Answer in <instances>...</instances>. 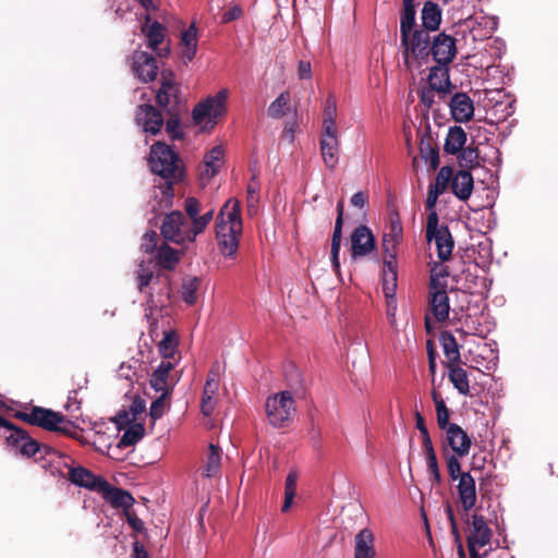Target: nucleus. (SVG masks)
I'll return each mask as SVG.
<instances>
[{"mask_svg":"<svg viewBox=\"0 0 558 558\" xmlns=\"http://www.w3.org/2000/svg\"><path fill=\"white\" fill-rule=\"evenodd\" d=\"M459 162L462 167L465 168H475L478 166V149L474 146H468L462 148L459 153Z\"/></svg>","mask_w":558,"mask_h":558,"instance_id":"de8ad7c7","label":"nucleus"},{"mask_svg":"<svg viewBox=\"0 0 558 558\" xmlns=\"http://www.w3.org/2000/svg\"><path fill=\"white\" fill-rule=\"evenodd\" d=\"M446 444L458 457H465L471 449V438L458 424H452L446 430Z\"/></svg>","mask_w":558,"mask_h":558,"instance_id":"6ab92c4d","label":"nucleus"},{"mask_svg":"<svg viewBox=\"0 0 558 558\" xmlns=\"http://www.w3.org/2000/svg\"><path fill=\"white\" fill-rule=\"evenodd\" d=\"M448 376L453 387L462 396H466L470 392V384L466 371L457 364H450Z\"/></svg>","mask_w":558,"mask_h":558,"instance_id":"4c0bfd02","label":"nucleus"},{"mask_svg":"<svg viewBox=\"0 0 558 558\" xmlns=\"http://www.w3.org/2000/svg\"><path fill=\"white\" fill-rule=\"evenodd\" d=\"M0 428H3V437L10 450L15 454L31 458L41 451L38 441L32 438L24 429L16 427L2 416H0Z\"/></svg>","mask_w":558,"mask_h":558,"instance_id":"39448f33","label":"nucleus"},{"mask_svg":"<svg viewBox=\"0 0 558 558\" xmlns=\"http://www.w3.org/2000/svg\"><path fill=\"white\" fill-rule=\"evenodd\" d=\"M151 264H153L151 260H149L147 263V265L145 264V262H142L140 264V267L137 270V280H138V290L141 292L144 291V288L147 287L154 278V271L150 267Z\"/></svg>","mask_w":558,"mask_h":558,"instance_id":"864d4df0","label":"nucleus"},{"mask_svg":"<svg viewBox=\"0 0 558 558\" xmlns=\"http://www.w3.org/2000/svg\"><path fill=\"white\" fill-rule=\"evenodd\" d=\"M454 319L460 324L456 331L462 336L486 338L492 331V325L484 314H463L460 317H454Z\"/></svg>","mask_w":558,"mask_h":558,"instance_id":"f8f14e48","label":"nucleus"},{"mask_svg":"<svg viewBox=\"0 0 558 558\" xmlns=\"http://www.w3.org/2000/svg\"><path fill=\"white\" fill-rule=\"evenodd\" d=\"M428 86L442 95L450 92L452 84L449 77L448 65L437 63V65L430 68L428 74Z\"/></svg>","mask_w":558,"mask_h":558,"instance_id":"a878e982","label":"nucleus"},{"mask_svg":"<svg viewBox=\"0 0 558 558\" xmlns=\"http://www.w3.org/2000/svg\"><path fill=\"white\" fill-rule=\"evenodd\" d=\"M401 240H397L392 236L384 234L383 236V248H384V262H397V246Z\"/></svg>","mask_w":558,"mask_h":558,"instance_id":"603ef678","label":"nucleus"},{"mask_svg":"<svg viewBox=\"0 0 558 558\" xmlns=\"http://www.w3.org/2000/svg\"><path fill=\"white\" fill-rule=\"evenodd\" d=\"M450 303L446 289H429L428 291V314L425 315V327L430 328V317L435 322L444 323L449 318Z\"/></svg>","mask_w":558,"mask_h":558,"instance_id":"9b49d317","label":"nucleus"},{"mask_svg":"<svg viewBox=\"0 0 558 558\" xmlns=\"http://www.w3.org/2000/svg\"><path fill=\"white\" fill-rule=\"evenodd\" d=\"M383 292L386 299L395 303L396 291L398 287L397 262H384L383 268Z\"/></svg>","mask_w":558,"mask_h":558,"instance_id":"7c9ffc66","label":"nucleus"},{"mask_svg":"<svg viewBox=\"0 0 558 558\" xmlns=\"http://www.w3.org/2000/svg\"><path fill=\"white\" fill-rule=\"evenodd\" d=\"M181 49L182 57L185 62H190L194 59L197 52V28L193 23L181 35Z\"/></svg>","mask_w":558,"mask_h":558,"instance_id":"c9c22d12","label":"nucleus"},{"mask_svg":"<svg viewBox=\"0 0 558 558\" xmlns=\"http://www.w3.org/2000/svg\"><path fill=\"white\" fill-rule=\"evenodd\" d=\"M259 189H260V184H259L258 180L253 175L252 179L250 180V182L247 184V189H246V194H247L246 199H247L248 210L255 208L256 205L258 204Z\"/></svg>","mask_w":558,"mask_h":558,"instance_id":"5fc2aeb1","label":"nucleus"},{"mask_svg":"<svg viewBox=\"0 0 558 558\" xmlns=\"http://www.w3.org/2000/svg\"><path fill=\"white\" fill-rule=\"evenodd\" d=\"M290 92L284 90L280 93L268 106L267 116L271 119L278 120L283 118L291 110Z\"/></svg>","mask_w":558,"mask_h":558,"instance_id":"e433bc0d","label":"nucleus"},{"mask_svg":"<svg viewBox=\"0 0 558 558\" xmlns=\"http://www.w3.org/2000/svg\"><path fill=\"white\" fill-rule=\"evenodd\" d=\"M45 454L49 457V461L53 464H57L58 471L61 472V469H68L70 471V468L72 466V460L69 456L65 453L57 450L51 449L48 447H44Z\"/></svg>","mask_w":558,"mask_h":558,"instance_id":"8fccbe9b","label":"nucleus"},{"mask_svg":"<svg viewBox=\"0 0 558 558\" xmlns=\"http://www.w3.org/2000/svg\"><path fill=\"white\" fill-rule=\"evenodd\" d=\"M178 162V155L165 143L158 142L151 146L149 165L151 171L160 178L177 179L180 175Z\"/></svg>","mask_w":558,"mask_h":558,"instance_id":"423d86ee","label":"nucleus"},{"mask_svg":"<svg viewBox=\"0 0 558 558\" xmlns=\"http://www.w3.org/2000/svg\"><path fill=\"white\" fill-rule=\"evenodd\" d=\"M423 29L435 32L441 22V10L439 5L433 1H426L421 14Z\"/></svg>","mask_w":558,"mask_h":558,"instance_id":"473e14b6","label":"nucleus"},{"mask_svg":"<svg viewBox=\"0 0 558 558\" xmlns=\"http://www.w3.org/2000/svg\"><path fill=\"white\" fill-rule=\"evenodd\" d=\"M69 480L75 486L84 487L97 493H99L106 481L101 476H96L84 466L70 468Z\"/></svg>","mask_w":558,"mask_h":558,"instance_id":"412c9836","label":"nucleus"},{"mask_svg":"<svg viewBox=\"0 0 558 558\" xmlns=\"http://www.w3.org/2000/svg\"><path fill=\"white\" fill-rule=\"evenodd\" d=\"M449 276L448 267L435 263L430 268L429 289H446V278Z\"/></svg>","mask_w":558,"mask_h":558,"instance_id":"c03bdc74","label":"nucleus"},{"mask_svg":"<svg viewBox=\"0 0 558 558\" xmlns=\"http://www.w3.org/2000/svg\"><path fill=\"white\" fill-rule=\"evenodd\" d=\"M99 493L102 497L114 508H122L125 511L129 510L135 502L132 495L118 487L111 486L107 481H105V485L101 486Z\"/></svg>","mask_w":558,"mask_h":558,"instance_id":"5701e85b","label":"nucleus"},{"mask_svg":"<svg viewBox=\"0 0 558 558\" xmlns=\"http://www.w3.org/2000/svg\"><path fill=\"white\" fill-rule=\"evenodd\" d=\"M223 156L225 150L222 146L217 145L213 147L204 157L205 169L203 175H205L208 179L215 177L222 166Z\"/></svg>","mask_w":558,"mask_h":558,"instance_id":"f704fd0d","label":"nucleus"},{"mask_svg":"<svg viewBox=\"0 0 558 558\" xmlns=\"http://www.w3.org/2000/svg\"><path fill=\"white\" fill-rule=\"evenodd\" d=\"M433 400L436 407L437 424L440 429L446 430L453 423L449 422L450 411L447 408L445 401L439 397L437 392H433Z\"/></svg>","mask_w":558,"mask_h":558,"instance_id":"37998d69","label":"nucleus"},{"mask_svg":"<svg viewBox=\"0 0 558 558\" xmlns=\"http://www.w3.org/2000/svg\"><path fill=\"white\" fill-rule=\"evenodd\" d=\"M430 53L437 63L449 65L457 53L456 39L450 35L439 33L434 36L430 43L429 54Z\"/></svg>","mask_w":558,"mask_h":558,"instance_id":"ddd939ff","label":"nucleus"},{"mask_svg":"<svg viewBox=\"0 0 558 558\" xmlns=\"http://www.w3.org/2000/svg\"><path fill=\"white\" fill-rule=\"evenodd\" d=\"M129 427L121 436L118 447L126 448L136 445L144 436V425L142 423L128 424Z\"/></svg>","mask_w":558,"mask_h":558,"instance_id":"a19ab883","label":"nucleus"},{"mask_svg":"<svg viewBox=\"0 0 558 558\" xmlns=\"http://www.w3.org/2000/svg\"><path fill=\"white\" fill-rule=\"evenodd\" d=\"M492 538V530L482 515L473 514L468 535V548L471 558H488V553L485 550L480 553L482 548L489 544Z\"/></svg>","mask_w":558,"mask_h":558,"instance_id":"9d476101","label":"nucleus"},{"mask_svg":"<svg viewBox=\"0 0 558 558\" xmlns=\"http://www.w3.org/2000/svg\"><path fill=\"white\" fill-rule=\"evenodd\" d=\"M459 501L464 511H470L476 505L477 494L475 480L469 472H463L457 485Z\"/></svg>","mask_w":558,"mask_h":558,"instance_id":"4be33fe9","label":"nucleus"},{"mask_svg":"<svg viewBox=\"0 0 558 558\" xmlns=\"http://www.w3.org/2000/svg\"><path fill=\"white\" fill-rule=\"evenodd\" d=\"M228 95V89L222 88L214 96H209L198 102L192 111V118L195 124L202 125L204 129L214 128L217 123V118L227 111L226 104Z\"/></svg>","mask_w":558,"mask_h":558,"instance_id":"20e7f679","label":"nucleus"},{"mask_svg":"<svg viewBox=\"0 0 558 558\" xmlns=\"http://www.w3.org/2000/svg\"><path fill=\"white\" fill-rule=\"evenodd\" d=\"M420 153L422 159L430 165L433 168H436L439 163V154L438 150L430 145V143L424 140L421 141L420 144Z\"/></svg>","mask_w":558,"mask_h":558,"instance_id":"3c124183","label":"nucleus"},{"mask_svg":"<svg viewBox=\"0 0 558 558\" xmlns=\"http://www.w3.org/2000/svg\"><path fill=\"white\" fill-rule=\"evenodd\" d=\"M468 141L465 131L458 125L450 126L445 138L444 150L448 155H458Z\"/></svg>","mask_w":558,"mask_h":558,"instance_id":"2f4dec72","label":"nucleus"},{"mask_svg":"<svg viewBox=\"0 0 558 558\" xmlns=\"http://www.w3.org/2000/svg\"><path fill=\"white\" fill-rule=\"evenodd\" d=\"M157 104L168 109L169 112L174 111L179 104V87L171 81L165 80L156 95Z\"/></svg>","mask_w":558,"mask_h":558,"instance_id":"cd10ccee","label":"nucleus"},{"mask_svg":"<svg viewBox=\"0 0 558 558\" xmlns=\"http://www.w3.org/2000/svg\"><path fill=\"white\" fill-rule=\"evenodd\" d=\"M456 453L447 457V471L452 481H459L463 472H461V464Z\"/></svg>","mask_w":558,"mask_h":558,"instance_id":"13d9d810","label":"nucleus"},{"mask_svg":"<svg viewBox=\"0 0 558 558\" xmlns=\"http://www.w3.org/2000/svg\"><path fill=\"white\" fill-rule=\"evenodd\" d=\"M173 368V363L170 361H161L157 368L150 375L149 384L150 387L159 395L166 392L170 393V387L168 384V377Z\"/></svg>","mask_w":558,"mask_h":558,"instance_id":"bb28decb","label":"nucleus"},{"mask_svg":"<svg viewBox=\"0 0 558 558\" xmlns=\"http://www.w3.org/2000/svg\"><path fill=\"white\" fill-rule=\"evenodd\" d=\"M374 535L371 530H361L354 538V558H375Z\"/></svg>","mask_w":558,"mask_h":558,"instance_id":"c85d7f7f","label":"nucleus"},{"mask_svg":"<svg viewBox=\"0 0 558 558\" xmlns=\"http://www.w3.org/2000/svg\"><path fill=\"white\" fill-rule=\"evenodd\" d=\"M161 234L166 240L177 244L192 243L195 241V233H191L190 219L178 210L168 214L163 218Z\"/></svg>","mask_w":558,"mask_h":558,"instance_id":"6e6552de","label":"nucleus"},{"mask_svg":"<svg viewBox=\"0 0 558 558\" xmlns=\"http://www.w3.org/2000/svg\"><path fill=\"white\" fill-rule=\"evenodd\" d=\"M427 469L430 473L432 478L438 484L440 483L441 476L437 463L436 456L426 457Z\"/></svg>","mask_w":558,"mask_h":558,"instance_id":"0e129e2a","label":"nucleus"},{"mask_svg":"<svg viewBox=\"0 0 558 558\" xmlns=\"http://www.w3.org/2000/svg\"><path fill=\"white\" fill-rule=\"evenodd\" d=\"M449 107L457 122H469L474 116L473 100L465 93H456L450 99Z\"/></svg>","mask_w":558,"mask_h":558,"instance_id":"aec40b11","label":"nucleus"},{"mask_svg":"<svg viewBox=\"0 0 558 558\" xmlns=\"http://www.w3.org/2000/svg\"><path fill=\"white\" fill-rule=\"evenodd\" d=\"M450 183L452 193L460 201L470 198L474 186V179L470 171L459 170L456 174L451 171Z\"/></svg>","mask_w":558,"mask_h":558,"instance_id":"b1692460","label":"nucleus"},{"mask_svg":"<svg viewBox=\"0 0 558 558\" xmlns=\"http://www.w3.org/2000/svg\"><path fill=\"white\" fill-rule=\"evenodd\" d=\"M429 33L426 29L417 28L407 33L405 39L400 37L405 70L418 69L428 59L432 43Z\"/></svg>","mask_w":558,"mask_h":558,"instance_id":"f03ea898","label":"nucleus"},{"mask_svg":"<svg viewBox=\"0 0 558 558\" xmlns=\"http://www.w3.org/2000/svg\"><path fill=\"white\" fill-rule=\"evenodd\" d=\"M158 264L165 268H172L178 262V251L169 245H161L157 251Z\"/></svg>","mask_w":558,"mask_h":558,"instance_id":"49530a36","label":"nucleus"},{"mask_svg":"<svg viewBox=\"0 0 558 558\" xmlns=\"http://www.w3.org/2000/svg\"><path fill=\"white\" fill-rule=\"evenodd\" d=\"M175 341L170 336H166L159 343V351L165 357H171L174 354Z\"/></svg>","mask_w":558,"mask_h":558,"instance_id":"e2e57ef3","label":"nucleus"},{"mask_svg":"<svg viewBox=\"0 0 558 558\" xmlns=\"http://www.w3.org/2000/svg\"><path fill=\"white\" fill-rule=\"evenodd\" d=\"M221 464V450L218 446L210 444L208 446V452L203 469V475L206 477H213L218 474Z\"/></svg>","mask_w":558,"mask_h":558,"instance_id":"58836bf2","label":"nucleus"},{"mask_svg":"<svg viewBox=\"0 0 558 558\" xmlns=\"http://www.w3.org/2000/svg\"><path fill=\"white\" fill-rule=\"evenodd\" d=\"M145 410H146L145 401L140 397H135L132 400L128 410H125V409L121 410L117 414L116 422L120 427L131 424V423H138L137 421L145 413Z\"/></svg>","mask_w":558,"mask_h":558,"instance_id":"c756f323","label":"nucleus"},{"mask_svg":"<svg viewBox=\"0 0 558 558\" xmlns=\"http://www.w3.org/2000/svg\"><path fill=\"white\" fill-rule=\"evenodd\" d=\"M385 234L392 236L397 240H402L403 228H402V223H401V220H400L398 214H393L390 217L389 232L385 233Z\"/></svg>","mask_w":558,"mask_h":558,"instance_id":"052dcab7","label":"nucleus"},{"mask_svg":"<svg viewBox=\"0 0 558 558\" xmlns=\"http://www.w3.org/2000/svg\"><path fill=\"white\" fill-rule=\"evenodd\" d=\"M15 416L31 425L66 435H72L75 429L70 422L65 421L63 415L40 407H34L29 412H17Z\"/></svg>","mask_w":558,"mask_h":558,"instance_id":"7ed1b4c3","label":"nucleus"},{"mask_svg":"<svg viewBox=\"0 0 558 558\" xmlns=\"http://www.w3.org/2000/svg\"><path fill=\"white\" fill-rule=\"evenodd\" d=\"M143 32L146 33L148 47L153 50H156L158 45H160L165 38L163 26L157 21L153 22L146 31L143 28Z\"/></svg>","mask_w":558,"mask_h":558,"instance_id":"a18cd8bd","label":"nucleus"},{"mask_svg":"<svg viewBox=\"0 0 558 558\" xmlns=\"http://www.w3.org/2000/svg\"><path fill=\"white\" fill-rule=\"evenodd\" d=\"M135 121L146 134L156 135L163 125L161 113L151 105H141L137 108Z\"/></svg>","mask_w":558,"mask_h":558,"instance_id":"2eb2a0df","label":"nucleus"},{"mask_svg":"<svg viewBox=\"0 0 558 558\" xmlns=\"http://www.w3.org/2000/svg\"><path fill=\"white\" fill-rule=\"evenodd\" d=\"M169 395H166V392H162V395H159L150 404L149 409V415L154 421H157L160 418L165 412H166V399Z\"/></svg>","mask_w":558,"mask_h":558,"instance_id":"6e6d98bb","label":"nucleus"},{"mask_svg":"<svg viewBox=\"0 0 558 558\" xmlns=\"http://www.w3.org/2000/svg\"><path fill=\"white\" fill-rule=\"evenodd\" d=\"M319 146L325 166L333 170L339 162L338 130H322Z\"/></svg>","mask_w":558,"mask_h":558,"instance_id":"4468645a","label":"nucleus"},{"mask_svg":"<svg viewBox=\"0 0 558 558\" xmlns=\"http://www.w3.org/2000/svg\"><path fill=\"white\" fill-rule=\"evenodd\" d=\"M133 71L145 83L154 81L158 72L156 59L145 51H135L133 53Z\"/></svg>","mask_w":558,"mask_h":558,"instance_id":"a211bd4d","label":"nucleus"},{"mask_svg":"<svg viewBox=\"0 0 558 558\" xmlns=\"http://www.w3.org/2000/svg\"><path fill=\"white\" fill-rule=\"evenodd\" d=\"M426 240L435 242L437 256L441 262H446L451 257L454 247V241L446 225H439L437 213L427 215L426 221Z\"/></svg>","mask_w":558,"mask_h":558,"instance_id":"0eeeda50","label":"nucleus"},{"mask_svg":"<svg viewBox=\"0 0 558 558\" xmlns=\"http://www.w3.org/2000/svg\"><path fill=\"white\" fill-rule=\"evenodd\" d=\"M126 521L129 525L136 532H142L145 527L143 520H141L135 513L126 510Z\"/></svg>","mask_w":558,"mask_h":558,"instance_id":"774afa93","label":"nucleus"},{"mask_svg":"<svg viewBox=\"0 0 558 558\" xmlns=\"http://www.w3.org/2000/svg\"><path fill=\"white\" fill-rule=\"evenodd\" d=\"M157 233L155 231L146 232L142 238L141 248L145 253H153L157 246Z\"/></svg>","mask_w":558,"mask_h":558,"instance_id":"680f3d73","label":"nucleus"},{"mask_svg":"<svg viewBox=\"0 0 558 558\" xmlns=\"http://www.w3.org/2000/svg\"><path fill=\"white\" fill-rule=\"evenodd\" d=\"M352 258L366 256L375 250V239L368 227H356L350 238Z\"/></svg>","mask_w":558,"mask_h":558,"instance_id":"dca6fc26","label":"nucleus"},{"mask_svg":"<svg viewBox=\"0 0 558 558\" xmlns=\"http://www.w3.org/2000/svg\"><path fill=\"white\" fill-rule=\"evenodd\" d=\"M420 28L416 24L414 0H403V10L400 16V37L407 38V33Z\"/></svg>","mask_w":558,"mask_h":558,"instance_id":"72a5a7b5","label":"nucleus"},{"mask_svg":"<svg viewBox=\"0 0 558 558\" xmlns=\"http://www.w3.org/2000/svg\"><path fill=\"white\" fill-rule=\"evenodd\" d=\"M342 225H343V203L339 201L337 204V219L335 222L333 233L331 238V266L336 272L340 270L339 252L342 240Z\"/></svg>","mask_w":558,"mask_h":558,"instance_id":"393cba45","label":"nucleus"},{"mask_svg":"<svg viewBox=\"0 0 558 558\" xmlns=\"http://www.w3.org/2000/svg\"><path fill=\"white\" fill-rule=\"evenodd\" d=\"M169 113H170V118L166 122V131L171 138H173V140L181 138L182 130H181L180 119H179L177 112L171 111Z\"/></svg>","mask_w":558,"mask_h":558,"instance_id":"4d7b16f0","label":"nucleus"},{"mask_svg":"<svg viewBox=\"0 0 558 558\" xmlns=\"http://www.w3.org/2000/svg\"><path fill=\"white\" fill-rule=\"evenodd\" d=\"M440 343L444 354L449 364H457L460 361V350L457 339L450 332H444L440 336Z\"/></svg>","mask_w":558,"mask_h":558,"instance_id":"ea45409f","label":"nucleus"},{"mask_svg":"<svg viewBox=\"0 0 558 558\" xmlns=\"http://www.w3.org/2000/svg\"><path fill=\"white\" fill-rule=\"evenodd\" d=\"M172 180L173 179L165 180V184L159 187L160 192L162 194L161 202H163L166 205H171L172 198L174 196L173 187H172Z\"/></svg>","mask_w":558,"mask_h":558,"instance_id":"69168bd1","label":"nucleus"},{"mask_svg":"<svg viewBox=\"0 0 558 558\" xmlns=\"http://www.w3.org/2000/svg\"><path fill=\"white\" fill-rule=\"evenodd\" d=\"M295 412L294 399L289 391L270 396L266 400V413L274 427H282Z\"/></svg>","mask_w":558,"mask_h":558,"instance_id":"1a4fd4ad","label":"nucleus"},{"mask_svg":"<svg viewBox=\"0 0 558 558\" xmlns=\"http://www.w3.org/2000/svg\"><path fill=\"white\" fill-rule=\"evenodd\" d=\"M337 101L333 95H329L324 105V118L322 130H338L337 124Z\"/></svg>","mask_w":558,"mask_h":558,"instance_id":"79ce46f5","label":"nucleus"},{"mask_svg":"<svg viewBox=\"0 0 558 558\" xmlns=\"http://www.w3.org/2000/svg\"><path fill=\"white\" fill-rule=\"evenodd\" d=\"M219 389V380H218V374L214 371H210L207 380L205 383L203 397H209L215 398V395L217 393Z\"/></svg>","mask_w":558,"mask_h":558,"instance_id":"bf43d9fd","label":"nucleus"},{"mask_svg":"<svg viewBox=\"0 0 558 558\" xmlns=\"http://www.w3.org/2000/svg\"><path fill=\"white\" fill-rule=\"evenodd\" d=\"M199 280L196 277L186 278L182 283V299L190 305L194 304L197 300V290Z\"/></svg>","mask_w":558,"mask_h":558,"instance_id":"09e8293b","label":"nucleus"},{"mask_svg":"<svg viewBox=\"0 0 558 558\" xmlns=\"http://www.w3.org/2000/svg\"><path fill=\"white\" fill-rule=\"evenodd\" d=\"M451 180V168L441 167L436 174L435 181L428 187V194L425 202V208L428 214L437 213L435 209L439 196L447 190Z\"/></svg>","mask_w":558,"mask_h":558,"instance_id":"f3484780","label":"nucleus"},{"mask_svg":"<svg viewBox=\"0 0 558 558\" xmlns=\"http://www.w3.org/2000/svg\"><path fill=\"white\" fill-rule=\"evenodd\" d=\"M243 232L240 202L229 198L216 217V240L219 252L235 258Z\"/></svg>","mask_w":558,"mask_h":558,"instance_id":"f257e3e1","label":"nucleus"},{"mask_svg":"<svg viewBox=\"0 0 558 558\" xmlns=\"http://www.w3.org/2000/svg\"><path fill=\"white\" fill-rule=\"evenodd\" d=\"M207 226H208V223L205 222L199 215L190 219L191 233H195V238L199 233H202L206 229Z\"/></svg>","mask_w":558,"mask_h":558,"instance_id":"338daca9","label":"nucleus"}]
</instances>
